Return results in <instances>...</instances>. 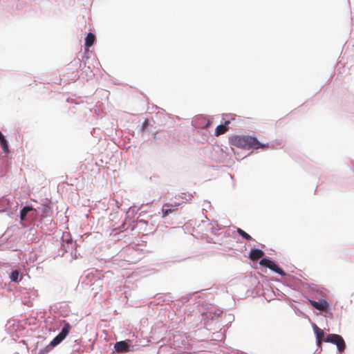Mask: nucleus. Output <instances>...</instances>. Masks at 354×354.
<instances>
[{
  "label": "nucleus",
  "instance_id": "nucleus-11",
  "mask_svg": "<svg viewBox=\"0 0 354 354\" xmlns=\"http://www.w3.org/2000/svg\"><path fill=\"white\" fill-rule=\"evenodd\" d=\"M230 124V121L227 120L225 122L224 124H220L218 125L215 130V136H219L220 135H222L225 133L227 130V125Z\"/></svg>",
  "mask_w": 354,
  "mask_h": 354
},
{
  "label": "nucleus",
  "instance_id": "nucleus-5",
  "mask_svg": "<svg viewBox=\"0 0 354 354\" xmlns=\"http://www.w3.org/2000/svg\"><path fill=\"white\" fill-rule=\"evenodd\" d=\"M223 313L222 310L216 308L214 306H211L208 308L206 312L201 313L202 317L204 320L211 319L214 320L216 318L219 317Z\"/></svg>",
  "mask_w": 354,
  "mask_h": 354
},
{
  "label": "nucleus",
  "instance_id": "nucleus-16",
  "mask_svg": "<svg viewBox=\"0 0 354 354\" xmlns=\"http://www.w3.org/2000/svg\"><path fill=\"white\" fill-rule=\"evenodd\" d=\"M237 232L240 236H241L243 238L245 239L246 240H248V241L252 240L251 236L250 234H248V233H246L245 231H243L242 229L237 228Z\"/></svg>",
  "mask_w": 354,
  "mask_h": 354
},
{
  "label": "nucleus",
  "instance_id": "nucleus-9",
  "mask_svg": "<svg viewBox=\"0 0 354 354\" xmlns=\"http://www.w3.org/2000/svg\"><path fill=\"white\" fill-rule=\"evenodd\" d=\"M114 348L115 351L118 353H127L130 351L129 346L125 341H120L116 342Z\"/></svg>",
  "mask_w": 354,
  "mask_h": 354
},
{
  "label": "nucleus",
  "instance_id": "nucleus-1",
  "mask_svg": "<svg viewBox=\"0 0 354 354\" xmlns=\"http://www.w3.org/2000/svg\"><path fill=\"white\" fill-rule=\"evenodd\" d=\"M230 142L232 145L244 149H267L268 143L261 144L257 138L250 136H233L230 138Z\"/></svg>",
  "mask_w": 354,
  "mask_h": 354
},
{
  "label": "nucleus",
  "instance_id": "nucleus-17",
  "mask_svg": "<svg viewBox=\"0 0 354 354\" xmlns=\"http://www.w3.org/2000/svg\"><path fill=\"white\" fill-rule=\"evenodd\" d=\"M19 279V272L18 270H14L10 274V279L12 281L18 282Z\"/></svg>",
  "mask_w": 354,
  "mask_h": 354
},
{
  "label": "nucleus",
  "instance_id": "nucleus-14",
  "mask_svg": "<svg viewBox=\"0 0 354 354\" xmlns=\"http://www.w3.org/2000/svg\"><path fill=\"white\" fill-rule=\"evenodd\" d=\"M95 39V36L93 33L89 32L85 39V46L87 48L91 47Z\"/></svg>",
  "mask_w": 354,
  "mask_h": 354
},
{
  "label": "nucleus",
  "instance_id": "nucleus-12",
  "mask_svg": "<svg viewBox=\"0 0 354 354\" xmlns=\"http://www.w3.org/2000/svg\"><path fill=\"white\" fill-rule=\"evenodd\" d=\"M313 329L316 335L317 344L320 345L324 337V332L322 329L319 328L317 325L314 326Z\"/></svg>",
  "mask_w": 354,
  "mask_h": 354
},
{
  "label": "nucleus",
  "instance_id": "nucleus-7",
  "mask_svg": "<svg viewBox=\"0 0 354 354\" xmlns=\"http://www.w3.org/2000/svg\"><path fill=\"white\" fill-rule=\"evenodd\" d=\"M179 205V203L172 204L169 203L164 204L162 208V218L178 210Z\"/></svg>",
  "mask_w": 354,
  "mask_h": 354
},
{
  "label": "nucleus",
  "instance_id": "nucleus-6",
  "mask_svg": "<svg viewBox=\"0 0 354 354\" xmlns=\"http://www.w3.org/2000/svg\"><path fill=\"white\" fill-rule=\"evenodd\" d=\"M308 302L317 310L326 313L328 311L329 305L325 299H321L319 301L308 299Z\"/></svg>",
  "mask_w": 354,
  "mask_h": 354
},
{
  "label": "nucleus",
  "instance_id": "nucleus-10",
  "mask_svg": "<svg viewBox=\"0 0 354 354\" xmlns=\"http://www.w3.org/2000/svg\"><path fill=\"white\" fill-rule=\"evenodd\" d=\"M264 252L263 250L259 249H252L251 250L249 255V258L252 261H257L264 256Z\"/></svg>",
  "mask_w": 354,
  "mask_h": 354
},
{
  "label": "nucleus",
  "instance_id": "nucleus-8",
  "mask_svg": "<svg viewBox=\"0 0 354 354\" xmlns=\"http://www.w3.org/2000/svg\"><path fill=\"white\" fill-rule=\"evenodd\" d=\"M38 209H41V216L42 217L49 216L52 212L50 202L48 199H46Z\"/></svg>",
  "mask_w": 354,
  "mask_h": 354
},
{
  "label": "nucleus",
  "instance_id": "nucleus-13",
  "mask_svg": "<svg viewBox=\"0 0 354 354\" xmlns=\"http://www.w3.org/2000/svg\"><path fill=\"white\" fill-rule=\"evenodd\" d=\"M0 145L1 146V148H2V150L3 151V152L8 153L9 151L8 142L1 131H0Z\"/></svg>",
  "mask_w": 354,
  "mask_h": 354
},
{
  "label": "nucleus",
  "instance_id": "nucleus-15",
  "mask_svg": "<svg viewBox=\"0 0 354 354\" xmlns=\"http://www.w3.org/2000/svg\"><path fill=\"white\" fill-rule=\"evenodd\" d=\"M36 211V209H34L32 208V207H29V206H26L24 207L21 210V212H20V218L21 221H24L25 220L26 216H27V214L28 212H29L30 211Z\"/></svg>",
  "mask_w": 354,
  "mask_h": 354
},
{
  "label": "nucleus",
  "instance_id": "nucleus-3",
  "mask_svg": "<svg viewBox=\"0 0 354 354\" xmlns=\"http://www.w3.org/2000/svg\"><path fill=\"white\" fill-rule=\"evenodd\" d=\"M325 342L336 344L337 349L339 352H343L345 350V342L342 336L337 334H329L327 335Z\"/></svg>",
  "mask_w": 354,
  "mask_h": 354
},
{
  "label": "nucleus",
  "instance_id": "nucleus-2",
  "mask_svg": "<svg viewBox=\"0 0 354 354\" xmlns=\"http://www.w3.org/2000/svg\"><path fill=\"white\" fill-rule=\"evenodd\" d=\"M71 326L68 323L65 322L61 332L50 342V344L46 347L45 352H48L53 347L61 343L68 335Z\"/></svg>",
  "mask_w": 354,
  "mask_h": 354
},
{
  "label": "nucleus",
  "instance_id": "nucleus-4",
  "mask_svg": "<svg viewBox=\"0 0 354 354\" xmlns=\"http://www.w3.org/2000/svg\"><path fill=\"white\" fill-rule=\"evenodd\" d=\"M259 264L262 266L268 268L271 270L278 273L281 276H284L286 274L285 272L281 268H280L274 261L269 259L263 258L260 261Z\"/></svg>",
  "mask_w": 354,
  "mask_h": 354
}]
</instances>
